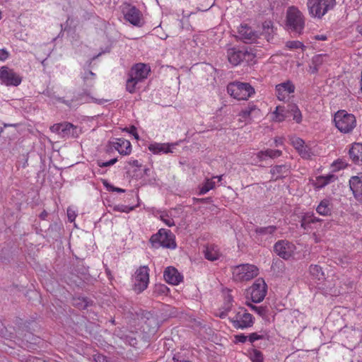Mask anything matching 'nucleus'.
Returning a JSON list of instances; mask_svg holds the SVG:
<instances>
[{
	"instance_id": "nucleus-1",
	"label": "nucleus",
	"mask_w": 362,
	"mask_h": 362,
	"mask_svg": "<svg viewBox=\"0 0 362 362\" xmlns=\"http://www.w3.org/2000/svg\"><path fill=\"white\" fill-rule=\"evenodd\" d=\"M151 72V67L144 63L134 64L128 74L126 89L130 93L136 92L138 83L146 79Z\"/></svg>"
},
{
	"instance_id": "nucleus-2",
	"label": "nucleus",
	"mask_w": 362,
	"mask_h": 362,
	"mask_svg": "<svg viewBox=\"0 0 362 362\" xmlns=\"http://www.w3.org/2000/svg\"><path fill=\"white\" fill-rule=\"evenodd\" d=\"M286 25L291 32L300 34L305 27V17L296 6H289L286 11Z\"/></svg>"
},
{
	"instance_id": "nucleus-3",
	"label": "nucleus",
	"mask_w": 362,
	"mask_h": 362,
	"mask_svg": "<svg viewBox=\"0 0 362 362\" xmlns=\"http://www.w3.org/2000/svg\"><path fill=\"white\" fill-rule=\"evenodd\" d=\"M334 122L337 129L344 134L351 132L356 126V117L345 110H339L334 114Z\"/></svg>"
},
{
	"instance_id": "nucleus-4",
	"label": "nucleus",
	"mask_w": 362,
	"mask_h": 362,
	"mask_svg": "<svg viewBox=\"0 0 362 362\" xmlns=\"http://www.w3.org/2000/svg\"><path fill=\"white\" fill-rule=\"evenodd\" d=\"M228 94L238 100H247L255 93V88L248 83L234 81L227 86Z\"/></svg>"
},
{
	"instance_id": "nucleus-5",
	"label": "nucleus",
	"mask_w": 362,
	"mask_h": 362,
	"mask_svg": "<svg viewBox=\"0 0 362 362\" xmlns=\"http://www.w3.org/2000/svg\"><path fill=\"white\" fill-rule=\"evenodd\" d=\"M232 279L236 282L250 281L258 275L259 269L250 264H242L231 268Z\"/></svg>"
},
{
	"instance_id": "nucleus-6",
	"label": "nucleus",
	"mask_w": 362,
	"mask_h": 362,
	"mask_svg": "<svg viewBox=\"0 0 362 362\" xmlns=\"http://www.w3.org/2000/svg\"><path fill=\"white\" fill-rule=\"evenodd\" d=\"M233 327L237 329H244L250 327L254 324L253 316L244 308L235 310L233 315L229 317Z\"/></svg>"
},
{
	"instance_id": "nucleus-7",
	"label": "nucleus",
	"mask_w": 362,
	"mask_h": 362,
	"mask_svg": "<svg viewBox=\"0 0 362 362\" xmlns=\"http://www.w3.org/2000/svg\"><path fill=\"white\" fill-rule=\"evenodd\" d=\"M335 4V0H308L309 13L315 18H321Z\"/></svg>"
},
{
	"instance_id": "nucleus-8",
	"label": "nucleus",
	"mask_w": 362,
	"mask_h": 362,
	"mask_svg": "<svg viewBox=\"0 0 362 362\" xmlns=\"http://www.w3.org/2000/svg\"><path fill=\"white\" fill-rule=\"evenodd\" d=\"M133 289L138 293L143 292L149 283V268L147 266L139 267L132 277Z\"/></svg>"
},
{
	"instance_id": "nucleus-9",
	"label": "nucleus",
	"mask_w": 362,
	"mask_h": 362,
	"mask_svg": "<svg viewBox=\"0 0 362 362\" xmlns=\"http://www.w3.org/2000/svg\"><path fill=\"white\" fill-rule=\"evenodd\" d=\"M151 241L154 245H158L170 249L176 247L175 237L170 230L160 229L156 234L151 236Z\"/></svg>"
},
{
	"instance_id": "nucleus-10",
	"label": "nucleus",
	"mask_w": 362,
	"mask_h": 362,
	"mask_svg": "<svg viewBox=\"0 0 362 362\" xmlns=\"http://www.w3.org/2000/svg\"><path fill=\"white\" fill-rule=\"evenodd\" d=\"M0 81L7 86H18L22 82V77L13 69L4 66L0 69Z\"/></svg>"
},
{
	"instance_id": "nucleus-11",
	"label": "nucleus",
	"mask_w": 362,
	"mask_h": 362,
	"mask_svg": "<svg viewBox=\"0 0 362 362\" xmlns=\"http://www.w3.org/2000/svg\"><path fill=\"white\" fill-rule=\"evenodd\" d=\"M296 250V245L288 240H279L274 244V250L278 256L284 259L293 257Z\"/></svg>"
},
{
	"instance_id": "nucleus-12",
	"label": "nucleus",
	"mask_w": 362,
	"mask_h": 362,
	"mask_svg": "<svg viewBox=\"0 0 362 362\" xmlns=\"http://www.w3.org/2000/svg\"><path fill=\"white\" fill-rule=\"evenodd\" d=\"M251 299L254 303L262 301L267 294V286L263 279L259 278L249 289Z\"/></svg>"
},
{
	"instance_id": "nucleus-13",
	"label": "nucleus",
	"mask_w": 362,
	"mask_h": 362,
	"mask_svg": "<svg viewBox=\"0 0 362 362\" xmlns=\"http://www.w3.org/2000/svg\"><path fill=\"white\" fill-rule=\"evenodd\" d=\"M261 111L253 103H249L247 106L239 113L240 121L248 122L260 115Z\"/></svg>"
},
{
	"instance_id": "nucleus-14",
	"label": "nucleus",
	"mask_w": 362,
	"mask_h": 362,
	"mask_svg": "<svg viewBox=\"0 0 362 362\" xmlns=\"http://www.w3.org/2000/svg\"><path fill=\"white\" fill-rule=\"evenodd\" d=\"M295 86L291 81L276 86V94L279 100L284 101L289 98L291 93H294Z\"/></svg>"
},
{
	"instance_id": "nucleus-15",
	"label": "nucleus",
	"mask_w": 362,
	"mask_h": 362,
	"mask_svg": "<svg viewBox=\"0 0 362 362\" xmlns=\"http://www.w3.org/2000/svg\"><path fill=\"white\" fill-rule=\"evenodd\" d=\"M165 281L172 285H178L183 280V276L173 267H168L163 272Z\"/></svg>"
},
{
	"instance_id": "nucleus-16",
	"label": "nucleus",
	"mask_w": 362,
	"mask_h": 362,
	"mask_svg": "<svg viewBox=\"0 0 362 362\" xmlns=\"http://www.w3.org/2000/svg\"><path fill=\"white\" fill-rule=\"evenodd\" d=\"M238 33L245 43L255 42L259 37L258 33L247 25H241Z\"/></svg>"
},
{
	"instance_id": "nucleus-17",
	"label": "nucleus",
	"mask_w": 362,
	"mask_h": 362,
	"mask_svg": "<svg viewBox=\"0 0 362 362\" xmlns=\"http://www.w3.org/2000/svg\"><path fill=\"white\" fill-rule=\"evenodd\" d=\"M177 145V143H157L154 142L148 146V149L153 154L173 153V148Z\"/></svg>"
},
{
	"instance_id": "nucleus-18",
	"label": "nucleus",
	"mask_w": 362,
	"mask_h": 362,
	"mask_svg": "<svg viewBox=\"0 0 362 362\" xmlns=\"http://www.w3.org/2000/svg\"><path fill=\"white\" fill-rule=\"evenodd\" d=\"M330 62V57L327 54H315L311 59V64L309 66L310 71L312 74H316L323 64H327Z\"/></svg>"
},
{
	"instance_id": "nucleus-19",
	"label": "nucleus",
	"mask_w": 362,
	"mask_h": 362,
	"mask_svg": "<svg viewBox=\"0 0 362 362\" xmlns=\"http://www.w3.org/2000/svg\"><path fill=\"white\" fill-rule=\"evenodd\" d=\"M124 18L136 26H141L143 24L142 14L134 6L130 7L124 14Z\"/></svg>"
},
{
	"instance_id": "nucleus-20",
	"label": "nucleus",
	"mask_w": 362,
	"mask_h": 362,
	"mask_svg": "<svg viewBox=\"0 0 362 362\" xmlns=\"http://www.w3.org/2000/svg\"><path fill=\"white\" fill-rule=\"evenodd\" d=\"M112 146L120 155L129 156L132 153V144L129 140L118 138L112 143Z\"/></svg>"
},
{
	"instance_id": "nucleus-21",
	"label": "nucleus",
	"mask_w": 362,
	"mask_h": 362,
	"mask_svg": "<svg viewBox=\"0 0 362 362\" xmlns=\"http://www.w3.org/2000/svg\"><path fill=\"white\" fill-rule=\"evenodd\" d=\"M349 187L355 199L362 203V180L358 176H353L349 180Z\"/></svg>"
},
{
	"instance_id": "nucleus-22",
	"label": "nucleus",
	"mask_w": 362,
	"mask_h": 362,
	"mask_svg": "<svg viewBox=\"0 0 362 362\" xmlns=\"http://www.w3.org/2000/svg\"><path fill=\"white\" fill-rule=\"evenodd\" d=\"M204 257L209 261H216L221 256V253L217 245L209 244L204 250Z\"/></svg>"
},
{
	"instance_id": "nucleus-23",
	"label": "nucleus",
	"mask_w": 362,
	"mask_h": 362,
	"mask_svg": "<svg viewBox=\"0 0 362 362\" xmlns=\"http://www.w3.org/2000/svg\"><path fill=\"white\" fill-rule=\"evenodd\" d=\"M352 161L357 165H362V144L354 143L349 150Z\"/></svg>"
},
{
	"instance_id": "nucleus-24",
	"label": "nucleus",
	"mask_w": 362,
	"mask_h": 362,
	"mask_svg": "<svg viewBox=\"0 0 362 362\" xmlns=\"http://www.w3.org/2000/svg\"><path fill=\"white\" fill-rule=\"evenodd\" d=\"M336 180V176L332 174L317 176L313 182V186L315 189H321Z\"/></svg>"
},
{
	"instance_id": "nucleus-25",
	"label": "nucleus",
	"mask_w": 362,
	"mask_h": 362,
	"mask_svg": "<svg viewBox=\"0 0 362 362\" xmlns=\"http://www.w3.org/2000/svg\"><path fill=\"white\" fill-rule=\"evenodd\" d=\"M243 49L231 48L228 50V59L233 66H237L243 62Z\"/></svg>"
},
{
	"instance_id": "nucleus-26",
	"label": "nucleus",
	"mask_w": 362,
	"mask_h": 362,
	"mask_svg": "<svg viewBox=\"0 0 362 362\" xmlns=\"http://www.w3.org/2000/svg\"><path fill=\"white\" fill-rule=\"evenodd\" d=\"M233 305V296L230 291H228L224 296V305L223 307L220 309V311L216 315L221 318H224L228 313L231 310Z\"/></svg>"
},
{
	"instance_id": "nucleus-27",
	"label": "nucleus",
	"mask_w": 362,
	"mask_h": 362,
	"mask_svg": "<svg viewBox=\"0 0 362 362\" xmlns=\"http://www.w3.org/2000/svg\"><path fill=\"white\" fill-rule=\"evenodd\" d=\"M321 220L316 216H315L313 213H306L302 217L300 221L301 227L305 230L310 229L311 225L320 222Z\"/></svg>"
},
{
	"instance_id": "nucleus-28",
	"label": "nucleus",
	"mask_w": 362,
	"mask_h": 362,
	"mask_svg": "<svg viewBox=\"0 0 362 362\" xmlns=\"http://www.w3.org/2000/svg\"><path fill=\"white\" fill-rule=\"evenodd\" d=\"M332 204L331 201L325 199L320 202L316 208V211L321 216H329L331 214Z\"/></svg>"
},
{
	"instance_id": "nucleus-29",
	"label": "nucleus",
	"mask_w": 362,
	"mask_h": 362,
	"mask_svg": "<svg viewBox=\"0 0 362 362\" xmlns=\"http://www.w3.org/2000/svg\"><path fill=\"white\" fill-rule=\"evenodd\" d=\"M288 112V109L286 110L284 106L278 105L273 112V119L278 122H283L286 118Z\"/></svg>"
},
{
	"instance_id": "nucleus-30",
	"label": "nucleus",
	"mask_w": 362,
	"mask_h": 362,
	"mask_svg": "<svg viewBox=\"0 0 362 362\" xmlns=\"http://www.w3.org/2000/svg\"><path fill=\"white\" fill-rule=\"evenodd\" d=\"M288 168L286 165H276L271 169V173L272 175V180H276L279 178L284 177V174L286 173Z\"/></svg>"
},
{
	"instance_id": "nucleus-31",
	"label": "nucleus",
	"mask_w": 362,
	"mask_h": 362,
	"mask_svg": "<svg viewBox=\"0 0 362 362\" xmlns=\"http://www.w3.org/2000/svg\"><path fill=\"white\" fill-rule=\"evenodd\" d=\"M309 272L314 279L322 281L325 278L322 267L317 264H311L309 267Z\"/></svg>"
},
{
	"instance_id": "nucleus-32",
	"label": "nucleus",
	"mask_w": 362,
	"mask_h": 362,
	"mask_svg": "<svg viewBox=\"0 0 362 362\" xmlns=\"http://www.w3.org/2000/svg\"><path fill=\"white\" fill-rule=\"evenodd\" d=\"M76 127L69 122H64L62 123V131H61V136H74L75 133L74 130H76Z\"/></svg>"
},
{
	"instance_id": "nucleus-33",
	"label": "nucleus",
	"mask_w": 362,
	"mask_h": 362,
	"mask_svg": "<svg viewBox=\"0 0 362 362\" xmlns=\"http://www.w3.org/2000/svg\"><path fill=\"white\" fill-rule=\"evenodd\" d=\"M288 111L293 116V119L298 124H300L302 122L303 116L300 110L298 107V106L295 104L288 105Z\"/></svg>"
},
{
	"instance_id": "nucleus-34",
	"label": "nucleus",
	"mask_w": 362,
	"mask_h": 362,
	"mask_svg": "<svg viewBox=\"0 0 362 362\" xmlns=\"http://www.w3.org/2000/svg\"><path fill=\"white\" fill-rule=\"evenodd\" d=\"M141 163L138 160L134 159L133 158H129L124 163V169L127 172H130L132 168H134V171L140 170Z\"/></svg>"
},
{
	"instance_id": "nucleus-35",
	"label": "nucleus",
	"mask_w": 362,
	"mask_h": 362,
	"mask_svg": "<svg viewBox=\"0 0 362 362\" xmlns=\"http://www.w3.org/2000/svg\"><path fill=\"white\" fill-rule=\"evenodd\" d=\"M215 186L216 182L214 181L213 177L206 179L204 183L199 189V194H205L209 190L213 189L215 187Z\"/></svg>"
},
{
	"instance_id": "nucleus-36",
	"label": "nucleus",
	"mask_w": 362,
	"mask_h": 362,
	"mask_svg": "<svg viewBox=\"0 0 362 362\" xmlns=\"http://www.w3.org/2000/svg\"><path fill=\"white\" fill-rule=\"evenodd\" d=\"M91 302L86 298H76L73 299V305L80 310L87 308Z\"/></svg>"
},
{
	"instance_id": "nucleus-37",
	"label": "nucleus",
	"mask_w": 362,
	"mask_h": 362,
	"mask_svg": "<svg viewBox=\"0 0 362 362\" xmlns=\"http://www.w3.org/2000/svg\"><path fill=\"white\" fill-rule=\"evenodd\" d=\"M286 47L288 49H302L303 52L305 50V46L303 44V42L298 41V40H292V41H288L286 44Z\"/></svg>"
},
{
	"instance_id": "nucleus-38",
	"label": "nucleus",
	"mask_w": 362,
	"mask_h": 362,
	"mask_svg": "<svg viewBox=\"0 0 362 362\" xmlns=\"http://www.w3.org/2000/svg\"><path fill=\"white\" fill-rule=\"evenodd\" d=\"M276 230L275 226H269L267 227H259L255 229V232L259 235L273 234Z\"/></svg>"
},
{
	"instance_id": "nucleus-39",
	"label": "nucleus",
	"mask_w": 362,
	"mask_h": 362,
	"mask_svg": "<svg viewBox=\"0 0 362 362\" xmlns=\"http://www.w3.org/2000/svg\"><path fill=\"white\" fill-rule=\"evenodd\" d=\"M250 358L252 362H263L264 360L262 353L255 349L250 351Z\"/></svg>"
},
{
	"instance_id": "nucleus-40",
	"label": "nucleus",
	"mask_w": 362,
	"mask_h": 362,
	"mask_svg": "<svg viewBox=\"0 0 362 362\" xmlns=\"http://www.w3.org/2000/svg\"><path fill=\"white\" fill-rule=\"evenodd\" d=\"M291 144L294 147V148L299 152L300 150L303 148V145L304 144L305 141L297 136H291L290 138Z\"/></svg>"
},
{
	"instance_id": "nucleus-41",
	"label": "nucleus",
	"mask_w": 362,
	"mask_h": 362,
	"mask_svg": "<svg viewBox=\"0 0 362 362\" xmlns=\"http://www.w3.org/2000/svg\"><path fill=\"white\" fill-rule=\"evenodd\" d=\"M298 153L303 158H310L313 155V153L310 146L305 143Z\"/></svg>"
},
{
	"instance_id": "nucleus-42",
	"label": "nucleus",
	"mask_w": 362,
	"mask_h": 362,
	"mask_svg": "<svg viewBox=\"0 0 362 362\" xmlns=\"http://www.w3.org/2000/svg\"><path fill=\"white\" fill-rule=\"evenodd\" d=\"M347 165L346 162L344 159H337L332 164L334 171H338L344 169Z\"/></svg>"
},
{
	"instance_id": "nucleus-43",
	"label": "nucleus",
	"mask_w": 362,
	"mask_h": 362,
	"mask_svg": "<svg viewBox=\"0 0 362 362\" xmlns=\"http://www.w3.org/2000/svg\"><path fill=\"white\" fill-rule=\"evenodd\" d=\"M243 62H246L247 64L253 62L255 58V55L252 52L248 51L246 49H243Z\"/></svg>"
},
{
	"instance_id": "nucleus-44",
	"label": "nucleus",
	"mask_w": 362,
	"mask_h": 362,
	"mask_svg": "<svg viewBox=\"0 0 362 362\" xmlns=\"http://www.w3.org/2000/svg\"><path fill=\"white\" fill-rule=\"evenodd\" d=\"M264 153L267 158L269 157L270 158H275L280 157L282 154V151L280 150H273L267 148L264 150Z\"/></svg>"
},
{
	"instance_id": "nucleus-45",
	"label": "nucleus",
	"mask_w": 362,
	"mask_h": 362,
	"mask_svg": "<svg viewBox=\"0 0 362 362\" xmlns=\"http://www.w3.org/2000/svg\"><path fill=\"white\" fill-rule=\"evenodd\" d=\"M134 209V207H129L125 205H116L113 207L115 211L129 213Z\"/></svg>"
},
{
	"instance_id": "nucleus-46",
	"label": "nucleus",
	"mask_w": 362,
	"mask_h": 362,
	"mask_svg": "<svg viewBox=\"0 0 362 362\" xmlns=\"http://www.w3.org/2000/svg\"><path fill=\"white\" fill-rule=\"evenodd\" d=\"M93 357L95 362H110L107 357L99 353L94 354Z\"/></svg>"
},
{
	"instance_id": "nucleus-47",
	"label": "nucleus",
	"mask_w": 362,
	"mask_h": 362,
	"mask_svg": "<svg viewBox=\"0 0 362 362\" xmlns=\"http://www.w3.org/2000/svg\"><path fill=\"white\" fill-rule=\"evenodd\" d=\"M103 185L107 187V189L112 192H124V189L119 187H114L109 183H107V181L103 182Z\"/></svg>"
},
{
	"instance_id": "nucleus-48",
	"label": "nucleus",
	"mask_w": 362,
	"mask_h": 362,
	"mask_svg": "<svg viewBox=\"0 0 362 362\" xmlns=\"http://www.w3.org/2000/svg\"><path fill=\"white\" fill-rule=\"evenodd\" d=\"M263 339V336L262 335H260V334H258L256 332H253V333H251L249 336H248V339L249 341L251 342V343H253L255 342V341L257 340H259V339Z\"/></svg>"
},
{
	"instance_id": "nucleus-49",
	"label": "nucleus",
	"mask_w": 362,
	"mask_h": 362,
	"mask_svg": "<svg viewBox=\"0 0 362 362\" xmlns=\"http://www.w3.org/2000/svg\"><path fill=\"white\" fill-rule=\"evenodd\" d=\"M50 130L51 132L57 133L61 136L62 123L54 124L50 127Z\"/></svg>"
},
{
	"instance_id": "nucleus-50",
	"label": "nucleus",
	"mask_w": 362,
	"mask_h": 362,
	"mask_svg": "<svg viewBox=\"0 0 362 362\" xmlns=\"http://www.w3.org/2000/svg\"><path fill=\"white\" fill-rule=\"evenodd\" d=\"M247 338L248 337L245 336L244 334H240L235 336L236 342L245 343Z\"/></svg>"
},
{
	"instance_id": "nucleus-51",
	"label": "nucleus",
	"mask_w": 362,
	"mask_h": 362,
	"mask_svg": "<svg viewBox=\"0 0 362 362\" xmlns=\"http://www.w3.org/2000/svg\"><path fill=\"white\" fill-rule=\"evenodd\" d=\"M67 216H68V219L70 222H73L75 221V218H76V214H75V212L74 211L69 209L67 210Z\"/></svg>"
},
{
	"instance_id": "nucleus-52",
	"label": "nucleus",
	"mask_w": 362,
	"mask_h": 362,
	"mask_svg": "<svg viewBox=\"0 0 362 362\" xmlns=\"http://www.w3.org/2000/svg\"><path fill=\"white\" fill-rule=\"evenodd\" d=\"M162 221L168 226H173L175 225V222L173 218H165L164 216H161Z\"/></svg>"
},
{
	"instance_id": "nucleus-53",
	"label": "nucleus",
	"mask_w": 362,
	"mask_h": 362,
	"mask_svg": "<svg viewBox=\"0 0 362 362\" xmlns=\"http://www.w3.org/2000/svg\"><path fill=\"white\" fill-rule=\"evenodd\" d=\"M8 57V52L4 49H0V60L5 61Z\"/></svg>"
},
{
	"instance_id": "nucleus-54",
	"label": "nucleus",
	"mask_w": 362,
	"mask_h": 362,
	"mask_svg": "<svg viewBox=\"0 0 362 362\" xmlns=\"http://www.w3.org/2000/svg\"><path fill=\"white\" fill-rule=\"evenodd\" d=\"M313 39L315 40L325 41L327 40V37L326 35H316L313 37Z\"/></svg>"
},
{
	"instance_id": "nucleus-55",
	"label": "nucleus",
	"mask_w": 362,
	"mask_h": 362,
	"mask_svg": "<svg viewBox=\"0 0 362 362\" xmlns=\"http://www.w3.org/2000/svg\"><path fill=\"white\" fill-rule=\"evenodd\" d=\"M257 158H258V160L259 161H262L264 160H265V158H267L266 156H265V153H264V151H259L257 153Z\"/></svg>"
},
{
	"instance_id": "nucleus-56",
	"label": "nucleus",
	"mask_w": 362,
	"mask_h": 362,
	"mask_svg": "<svg viewBox=\"0 0 362 362\" xmlns=\"http://www.w3.org/2000/svg\"><path fill=\"white\" fill-rule=\"evenodd\" d=\"M274 143L276 146H282L284 144V139L281 137L276 138Z\"/></svg>"
},
{
	"instance_id": "nucleus-57",
	"label": "nucleus",
	"mask_w": 362,
	"mask_h": 362,
	"mask_svg": "<svg viewBox=\"0 0 362 362\" xmlns=\"http://www.w3.org/2000/svg\"><path fill=\"white\" fill-rule=\"evenodd\" d=\"M97 164L100 168H105V167L110 166L108 161L103 162V161H101V160H98L97 161Z\"/></svg>"
},
{
	"instance_id": "nucleus-58",
	"label": "nucleus",
	"mask_w": 362,
	"mask_h": 362,
	"mask_svg": "<svg viewBox=\"0 0 362 362\" xmlns=\"http://www.w3.org/2000/svg\"><path fill=\"white\" fill-rule=\"evenodd\" d=\"M132 131H131V133L135 136L136 139H139V136L136 133V128L134 127H132Z\"/></svg>"
},
{
	"instance_id": "nucleus-59",
	"label": "nucleus",
	"mask_w": 362,
	"mask_h": 362,
	"mask_svg": "<svg viewBox=\"0 0 362 362\" xmlns=\"http://www.w3.org/2000/svg\"><path fill=\"white\" fill-rule=\"evenodd\" d=\"M251 307H252V308L253 310H255V311H257L259 314H261V313H262V308H261L256 307V306H254V305H252Z\"/></svg>"
},
{
	"instance_id": "nucleus-60",
	"label": "nucleus",
	"mask_w": 362,
	"mask_h": 362,
	"mask_svg": "<svg viewBox=\"0 0 362 362\" xmlns=\"http://www.w3.org/2000/svg\"><path fill=\"white\" fill-rule=\"evenodd\" d=\"M108 162H109L110 165H112L117 162V158H112V159L110 160Z\"/></svg>"
},
{
	"instance_id": "nucleus-61",
	"label": "nucleus",
	"mask_w": 362,
	"mask_h": 362,
	"mask_svg": "<svg viewBox=\"0 0 362 362\" xmlns=\"http://www.w3.org/2000/svg\"><path fill=\"white\" fill-rule=\"evenodd\" d=\"M222 177H223V175L214 176V177H213V178H214V180L218 179V182H221L222 180Z\"/></svg>"
},
{
	"instance_id": "nucleus-62",
	"label": "nucleus",
	"mask_w": 362,
	"mask_h": 362,
	"mask_svg": "<svg viewBox=\"0 0 362 362\" xmlns=\"http://www.w3.org/2000/svg\"><path fill=\"white\" fill-rule=\"evenodd\" d=\"M313 236L315 237V243L320 242V239L317 238V235L315 233H313Z\"/></svg>"
},
{
	"instance_id": "nucleus-63",
	"label": "nucleus",
	"mask_w": 362,
	"mask_h": 362,
	"mask_svg": "<svg viewBox=\"0 0 362 362\" xmlns=\"http://www.w3.org/2000/svg\"><path fill=\"white\" fill-rule=\"evenodd\" d=\"M160 287V288H161V291H164V289H166V288H166L165 286H163V285H161Z\"/></svg>"
},
{
	"instance_id": "nucleus-64",
	"label": "nucleus",
	"mask_w": 362,
	"mask_h": 362,
	"mask_svg": "<svg viewBox=\"0 0 362 362\" xmlns=\"http://www.w3.org/2000/svg\"><path fill=\"white\" fill-rule=\"evenodd\" d=\"M177 362H190L189 361H187V360H182V361H177Z\"/></svg>"
}]
</instances>
